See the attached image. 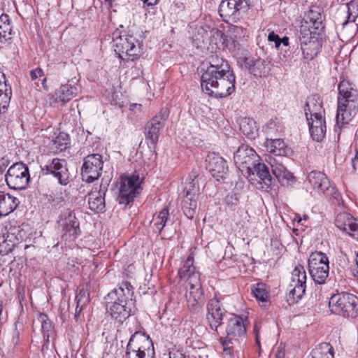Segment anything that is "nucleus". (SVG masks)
I'll use <instances>...</instances> for the list:
<instances>
[{
    "label": "nucleus",
    "instance_id": "f257e3e1",
    "mask_svg": "<svg viewBox=\"0 0 358 358\" xmlns=\"http://www.w3.org/2000/svg\"><path fill=\"white\" fill-rule=\"evenodd\" d=\"M201 87L215 97L229 96L235 90L236 77L227 60L217 53L210 55L198 69Z\"/></svg>",
    "mask_w": 358,
    "mask_h": 358
},
{
    "label": "nucleus",
    "instance_id": "f03ea898",
    "mask_svg": "<svg viewBox=\"0 0 358 358\" xmlns=\"http://www.w3.org/2000/svg\"><path fill=\"white\" fill-rule=\"evenodd\" d=\"M180 279L187 282L185 294L187 306L190 312L198 313L203 305V292L200 278V273L194 265V257L189 255L178 271Z\"/></svg>",
    "mask_w": 358,
    "mask_h": 358
},
{
    "label": "nucleus",
    "instance_id": "7ed1b4c3",
    "mask_svg": "<svg viewBox=\"0 0 358 358\" xmlns=\"http://www.w3.org/2000/svg\"><path fill=\"white\" fill-rule=\"evenodd\" d=\"M336 126L341 129L348 124L358 113V90L348 80H343L338 86Z\"/></svg>",
    "mask_w": 358,
    "mask_h": 358
},
{
    "label": "nucleus",
    "instance_id": "20e7f679",
    "mask_svg": "<svg viewBox=\"0 0 358 358\" xmlns=\"http://www.w3.org/2000/svg\"><path fill=\"white\" fill-rule=\"evenodd\" d=\"M107 313L110 314L112 318L120 323H122L130 315L131 308L129 303H131L127 300V296L124 293V289L122 287L115 289L109 292L106 297Z\"/></svg>",
    "mask_w": 358,
    "mask_h": 358
},
{
    "label": "nucleus",
    "instance_id": "39448f33",
    "mask_svg": "<svg viewBox=\"0 0 358 358\" xmlns=\"http://www.w3.org/2000/svg\"><path fill=\"white\" fill-rule=\"evenodd\" d=\"M329 307L334 314L355 318L358 316V298L350 293L334 294L329 299Z\"/></svg>",
    "mask_w": 358,
    "mask_h": 358
},
{
    "label": "nucleus",
    "instance_id": "423d86ee",
    "mask_svg": "<svg viewBox=\"0 0 358 358\" xmlns=\"http://www.w3.org/2000/svg\"><path fill=\"white\" fill-rule=\"evenodd\" d=\"M154 346L149 336L141 332H135L127 346L125 358H153Z\"/></svg>",
    "mask_w": 358,
    "mask_h": 358
},
{
    "label": "nucleus",
    "instance_id": "0eeeda50",
    "mask_svg": "<svg viewBox=\"0 0 358 358\" xmlns=\"http://www.w3.org/2000/svg\"><path fill=\"white\" fill-rule=\"evenodd\" d=\"M141 180L138 175L132 174L122 176L120 178L117 187L118 189V195L117 201L124 207L133 202L141 192Z\"/></svg>",
    "mask_w": 358,
    "mask_h": 358
},
{
    "label": "nucleus",
    "instance_id": "6e6552de",
    "mask_svg": "<svg viewBox=\"0 0 358 358\" xmlns=\"http://www.w3.org/2000/svg\"><path fill=\"white\" fill-rule=\"evenodd\" d=\"M308 268L311 278L316 284H324L329 274V257L322 252H312L308 259Z\"/></svg>",
    "mask_w": 358,
    "mask_h": 358
},
{
    "label": "nucleus",
    "instance_id": "1a4fd4ad",
    "mask_svg": "<svg viewBox=\"0 0 358 358\" xmlns=\"http://www.w3.org/2000/svg\"><path fill=\"white\" fill-rule=\"evenodd\" d=\"M257 0H222L219 14L226 22H236Z\"/></svg>",
    "mask_w": 358,
    "mask_h": 358
},
{
    "label": "nucleus",
    "instance_id": "9d476101",
    "mask_svg": "<svg viewBox=\"0 0 358 358\" xmlns=\"http://www.w3.org/2000/svg\"><path fill=\"white\" fill-rule=\"evenodd\" d=\"M57 229L65 241L75 240L80 233V222L73 210H62L57 221Z\"/></svg>",
    "mask_w": 358,
    "mask_h": 358
},
{
    "label": "nucleus",
    "instance_id": "9b49d317",
    "mask_svg": "<svg viewBox=\"0 0 358 358\" xmlns=\"http://www.w3.org/2000/svg\"><path fill=\"white\" fill-rule=\"evenodd\" d=\"M29 179V168L22 162L13 164L5 174L7 185L15 190L25 189L28 187Z\"/></svg>",
    "mask_w": 358,
    "mask_h": 358
},
{
    "label": "nucleus",
    "instance_id": "f8f14e48",
    "mask_svg": "<svg viewBox=\"0 0 358 358\" xmlns=\"http://www.w3.org/2000/svg\"><path fill=\"white\" fill-rule=\"evenodd\" d=\"M307 275L305 268L296 265L292 272V282L289 285L287 300L289 303H296L305 294Z\"/></svg>",
    "mask_w": 358,
    "mask_h": 358
},
{
    "label": "nucleus",
    "instance_id": "ddd939ff",
    "mask_svg": "<svg viewBox=\"0 0 358 358\" xmlns=\"http://www.w3.org/2000/svg\"><path fill=\"white\" fill-rule=\"evenodd\" d=\"M115 52L123 60L134 61L140 53V45L138 41L131 35L120 36L115 40Z\"/></svg>",
    "mask_w": 358,
    "mask_h": 358
},
{
    "label": "nucleus",
    "instance_id": "4468645a",
    "mask_svg": "<svg viewBox=\"0 0 358 358\" xmlns=\"http://www.w3.org/2000/svg\"><path fill=\"white\" fill-rule=\"evenodd\" d=\"M169 115L167 108L161 109L159 113L148 121L145 128V140L155 147L159 136V133L165 125Z\"/></svg>",
    "mask_w": 358,
    "mask_h": 358
},
{
    "label": "nucleus",
    "instance_id": "2eb2a0df",
    "mask_svg": "<svg viewBox=\"0 0 358 358\" xmlns=\"http://www.w3.org/2000/svg\"><path fill=\"white\" fill-rule=\"evenodd\" d=\"M103 164L102 156L99 154L85 157L81 169L83 180L91 183L97 180L101 174Z\"/></svg>",
    "mask_w": 358,
    "mask_h": 358
},
{
    "label": "nucleus",
    "instance_id": "dca6fc26",
    "mask_svg": "<svg viewBox=\"0 0 358 358\" xmlns=\"http://www.w3.org/2000/svg\"><path fill=\"white\" fill-rule=\"evenodd\" d=\"M307 178L310 187L317 193L323 194L327 197L337 198L338 194L336 188L331 185L329 180L323 173L313 171L308 173Z\"/></svg>",
    "mask_w": 358,
    "mask_h": 358
},
{
    "label": "nucleus",
    "instance_id": "f3484780",
    "mask_svg": "<svg viewBox=\"0 0 358 358\" xmlns=\"http://www.w3.org/2000/svg\"><path fill=\"white\" fill-rule=\"evenodd\" d=\"M257 157V155L254 149L243 144L234 153V159L236 166L242 173L250 175L253 166L256 164Z\"/></svg>",
    "mask_w": 358,
    "mask_h": 358
},
{
    "label": "nucleus",
    "instance_id": "a211bd4d",
    "mask_svg": "<svg viewBox=\"0 0 358 358\" xmlns=\"http://www.w3.org/2000/svg\"><path fill=\"white\" fill-rule=\"evenodd\" d=\"M206 169L216 180L225 179L228 175L226 160L215 152L209 153L206 159Z\"/></svg>",
    "mask_w": 358,
    "mask_h": 358
},
{
    "label": "nucleus",
    "instance_id": "6ab92c4d",
    "mask_svg": "<svg viewBox=\"0 0 358 358\" xmlns=\"http://www.w3.org/2000/svg\"><path fill=\"white\" fill-rule=\"evenodd\" d=\"M44 174H52L62 185L69 182V172L66 167V162L58 158L53 159L50 163L41 166Z\"/></svg>",
    "mask_w": 358,
    "mask_h": 358
},
{
    "label": "nucleus",
    "instance_id": "aec40b11",
    "mask_svg": "<svg viewBox=\"0 0 358 358\" xmlns=\"http://www.w3.org/2000/svg\"><path fill=\"white\" fill-rule=\"evenodd\" d=\"M109 182L102 179L99 189L94 187L89 194L88 205L91 210L94 212H102L105 209V196L108 191Z\"/></svg>",
    "mask_w": 358,
    "mask_h": 358
},
{
    "label": "nucleus",
    "instance_id": "412c9836",
    "mask_svg": "<svg viewBox=\"0 0 358 358\" xmlns=\"http://www.w3.org/2000/svg\"><path fill=\"white\" fill-rule=\"evenodd\" d=\"M336 226L358 241V219L347 213H340L335 220Z\"/></svg>",
    "mask_w": 358,
    "mask_h": 358
},
{
    "label": "nucleus",
    "instance_id": "4be33fe9",
    "mask_svg": "<svg viewBox=\"0 0 358 358\" xmlns=\"http://www.w3.org/2000/svg\"><path fill=\"white\" fill-rule=\"evenodd\" d=\"M226 311L221 308L220 302L215 298L209 300L207 304V320L212 329L217 330L222 324Z\"/></svg>",
    "mask_w": 358,
    "mask_h": 358
},
{
    "label": "nucleus",
    "instance_id": "5701e85b",
    "mask_svg": "<svg viewBox=\"0 0 358 358\" xmlns=\"http://www.w3.org/2000/svg\"><path fill=\"white\" fill-rule=\"evenodd\" d=\"M230 38L224 34V37L221 38L223 40V44L230 51H234L237 48L239 49V41H243L248 37V31L246 28L233 25L230 27Z\"/></svg>",
    "mask_w": 358,
    "mask_h": 358
},
{
    "label": "nucleus",
    "instance_id": "b1692460",
    "mask_svg": "<svg viewBox=\"0 0 358 358\" xmlns=\"http://www.w3.org/2000/svg\"><path fill=\"white\" fill-rule=\"evenodd\" d=\"M248 317L240 315H232L229 320L227 327V334L229 336H234L235 338L244 336L246 334V327L248 325Z\"/></svg>",
    "mask_w": 358,
    "mask_h": 358
},
{
    "label": "nucleus",
    "instance_id": "393cba45",
    "mask_svg": "<svg viewBox=\"0 0 358 358\" xmlns=\"http://www.w3.org/2000/svg\"><path fill=\"white\" fill-rule=\"evenodd\" d=\"M269 164L272 168L273 175L282 185L288 186L294 182L292 173L285 167L282 161L271 158Z\"/></svg>",
    "mask_w": 358,
    "mask_h": 358
},
{
    "label": "nucleus",
    "instance_id": "a878e982",
    "mask_svg": "<svg viewBox=\"0 0 358 358\" xmlns=\"http://www.w3.org/2000/svg\"><path fill=\"white\" fill-rule=\"evenodd\" d=\"M19 199L8 193L0 191V217L13 212L19 205Z\"/></svg>",
    "mask_w": 358,
    "mask_h": 358
},
{
    "label": "nucleus",
    "instance_id": "bb28decb",
    "mask_svg": "<svg viewBox=\"0 0 358 358\" xmlns=\"http://www.w3.org/2000/svg\"><path fill=\"white\" fill-rule=\"evenodd\" d=\"M301 50L305 59H313L318 53L319 43L310 37L303 36L300 38Z\"/></svg>",
    "mask_w": 358,
    "mask_h": 358
},
{
    "label": "nucleus",
    "instance_id": "cd10ccee",
    "mask_svg": "<svg viewBox=\"0 0 358 358\" xmlns=\"http://www.w3.org/2000/svg\"><path fill=\"white\" fill-rule=\"evenodd\" d=\"M78 93V90L76 87L67 83L62 85L55 91L53 98L55 102H62L65 103L75 97Z\"/></svg>",
    "mask_w": 358,
    "mask_h": 358
},
{
    "label": "nucleus",
    "instance_id": "c85d7f7f",
    "mask_svg": "<svg viewBox=\"0 0 358 358\" xmlns=\"http://www.w3.org/2000/svg\"><path fill=\"white\" fill-rule=\"evenodd\" d=\"M304 110L307 120H309V117H321L324 114L322 101L315 96L307 99Z\"/></svg>",
    "mask_w": 358,
    "mask_h": 358
},
{
    "label": "nucleus",
    "instance_id": "c756f323",
    "mask_svg": "<svg viewBox=\"0 0 358 358\" xmlns=\"http://www.w3.org/2000/svg\"><path fill=\"white\" fill-rule=\"evenodd\" d=\"M224 37V33L221 31L210 28L209 26L203 25L196 28L194 34L195 41L199 43H205L210 37Z\"/></svg>",
    "mask_w": 358,
    "mask_h": 358
},
{
    "label": "nucleus",
    "instance_id": "7c9ffc66",
    "mask_svg": "<svg viewBox=\"0 0 358 358\" xmlns=\"http://www.w3.org/2000/svg\"><path fill=\"white\" fill-rule=\"evenodd\" d=\"M245 66L256 77H262L268 73L266 61L261 59H246Z\"/></svg>",
    "mask_w": 358,
    "mask_h": 358
},
{
    "label": "nucleus",
    "instance_id": "2f4dec72",
    "mask_svg": "<svg viewBox=\"0 0 358 358\" xmlns=\"http://www.w3.org/2000/svg\"><path fill=\"white\" fill-rule=\"evenodd\" d=\"M252 173H256V175L259 178L260 183L264 184L266 188L272 185V178L270 173L268 167L264 163H256L252 168Z\"/></svg>",
    "mask_w": 358,
    "mask_h": 358
},
{
    "label": "nucleus",
    "instance_id": "473e14b6",
    "mask_svg": "<svg viewBox=\"0 0 358 358\" xmlns=\"http://www.w3.org/2000/svg\"><path fill=\"white\" fill-rule=\"evenodd\" d=\"M266 146L268 152L278 157L286 156L288 153L285 142L279 138L267 140Z\"/></svg>",
    "mask_w": 358,
    "mask_h": 358
},
{
    "label": "nucleus",
    "instance_id": "72a5a7b5",
    "mask_svg": "<svg viewBox=\"0 0 358 358\" xmlns=\"http://www.w3.org/2000/svg\"><path fill=\"white\" fill-rule=\"evenodd\" d=\"M240 130L246 136L253 138L257 133L255 121L250 117H241L238 120Z\"/></svg>",
    "mask_w": 358,
    "mask_h": 358
},
{
    "label": "nucleus",
    "instance_id": "f704fd0d",
    "mask_svg": "<svg viewBox=\"0 0 358 358\" xmlns=\"http://www.w3.org/2000/svg\"><path fill=\"white\" fill-rule=\"evenodd\" d=\"M11 94V87L6 84L4 73L0 71V107H6L10 102Z\"/></svg>",
    "mask_w": 358,
    "mask_h": 358
},
{
    "label": "nucleus",
    "instance_id": "c9c22d12",
    "mask_svg": "<svg viewBox=\"0 0 358 358\" xmlns=\"http://www.w3.org/2000/svg\"><path fill=\"white\" fill-rule=\"evenodd\" d=\"M13 34L10 18L7 14L0 16V43H3L11 38Z\"/></svg>",
    "mask_w": 358,
    "mask_h": 358
},
{
    "label": "nucleus",
    "instance_id": "e433bc0d",
    "mask_svg": "<svg viewBox=\"0 0 358 358\" xmlns=\"http://www.w3.org/2000/svg\"><path fill=\"white\" fill-rule=\"evenodd\" d=\"M312 358H334V349L329 343L318 345L312 351Z\"/></svg>",
    "mask_w": 358,
    "mask_h": 358
},
{
    "label": "nucleus",
    "instance_id": "4c0bfd02",
    "mask_svg": "<svg viewBox=\"0 0 358 358\" xmlns=\"http://www.w3.org/2000/svg\"><path fill=\"white\" fill-rule=\"evenodd\" d=\"M303 20L306 23L312 24V26L318 29L322 23V16L318 8H311L304 14Z\"/></svg>",
    "mask_w": 358,
    "mask_h": 358
},
{
    "label": "nucleus",
    "instance_id": "58836bf2",
    "mask_svg": "<svg viewBox=\"0 0 358 358\" xmlns=\"http://www.w3.org/2000/svg\"><path fill=\"white\" fill-rule=\"evenodd\" d=\"M192 196H194V194H192ZM197 200L198 199H195L194 196H185L182 201L184 214L189 219H192L196 214Z\"/></svg>",
    "mask_w": 358,
    "mask_h": 358
},
{
    "label": "nucleus",
    "instance_id": "ea45409f",
    "mask_svg": "<svg viewBox=\"0 0 358 358\" xmlns=\"http://www.w3.org/2000/svg\"><path fill=\"white\" fill-rule=\"evenodd\" d=\"M69 143L70 139L69 135L64 132H60L52 139L51 148L55 152H62L66 149Z\"/></svg>",
    "mask_w": 358,
    "mask_h": 358
},
{
    "label": "nucleus",
    "instance_id": "a19ab883",
    "mask_svg": "<svg viewBox=\"0 0 358 358\" xmlns=\"http://www.w3.org/2000/svg\"><path fill=\"white\" fill-rule=\"evenodd\" d=\"M169 209L167 208H164L156 217H154L152 223L153 227H155L154 231L155 233H160L164 229L169 220Z\"/></svg>",
    "mask_w": 358,
    "mask_h": 358
},
{
    "label": "nucleus",
    "instance_id": "79ce46f5",
    "mask_svg": "<svg viewBox=\"0 0 358 358\" xmlns=\"http://www.w3.org/2000/svg\"><path fill=\"white\" fill-rule=\"evenodd\" d=\"M348 15L346 20L343 22V27L349 22H355L358 17V0H351L346 3Z\"/></svg>",
    "mask_w": 358,
    "mask_h": 358
},
{
    "label": "nucleus",
    "instance_id": "37998d69",
    "mask_svg": "<svg viewBox=\"0 0 358 358\" xmlns=\"http://www.w3.org/2000/svg\"><path fill=\"white\" fill-rule=\"evenodd\" d=\"M252 293L259 301L265 302L268 298V293L266 289L265 285L258 283L252 288Z\"/></svg>",
    "mask_w": 358,
    "mask_h": 358
},
{
    "label": "nucleus",
    "instance_id": "c03bdc74",
    "mask_svg": "<svg viewBox=\"0 0 358 358\" xmlns=\"http://www.w3.org/2000/svg\"><path fill=\"white\" fill-rule=\"evenodd\" d=\"M196 178V173L193 175H190L189 178L192 181L189 183L188 186L186 187V194L185 196L192 197V194H194V198L198 199L199 196V187L198 183L195 182L194 179H192V177Z\"/></svg>",
    "mask_w": 358,
    "mask_h": 358
},
{
    "label": "nucleus",
    "instance_id": "a18cd8bd",
    "mask_svg": "<svg viewBox=\"0 0 358 358\" xmlns=\"http://www.w3.org/2000/svg\"><path fill=\"white\" fill-rule=\"evenodd\" d=\"M309 131L312 138L317 142H320L325 136L327 127L325 126V127H320L315 128L313 127L309 129Z\"/></svg>",
    "mask_w": 358,
    "mask_h": 358
},
{
    "label": "nucleus",
    "instance_id": "49530a36",
    "mask_svg": "<svg viewBox=\"0 0 358 358\" xmlns=\"http://www.w3.org/2000/svg\"><path fill=\"white\" fill-rule=\"evenodd\" d=\"M75 300L76 301V308L75 313V317H78L80 313L81 312L84 305L87 301V298L85 295V292L80 291L76 296Z\"/></svg>",
    "mask_w": 358,
    "mask_h": 358
},
{
    "label": "nucleus",
    "instance_id": "de8ad7c7",
    "mask_svg": "<svg viewBox=\"0 0 358 358\" xmlns=\"http://www.w3.org/2000/svg\"><path fill=\"white\" fill-rule=\"evenodd\" d=\"M238 338H235L234 336H229L227 334L226 337H222L220 338V343L223 346L224 351L230 350L233 348L234 342L238 341Z\"/></svg>",
    "mask_w": 358,
    "mask_h": 358
},
{
    "label": "nucleus",
    "instance_id": "09e8293b",
    "mask_svg": "<svg viewBox=\"0 0 358 358\" xmlns=\"http://www.w3.org/2000/svg\"><path fill=\"white\" fill-rule=\"evenodd\" d=\"M309 129L314 127H325L326 126V122L323 116L321 117H309V120H307Z\"/></svg>",
    "mask_w": 358,
    "mask_h": 358
},
{
    "label": "nucleus",
    "instance_id": "8fccbe9b",
    "mask_svg": "<svg viewBox=\"0 0 358 358\" xmlns=\"http://www.w3.org/2000/svg\"><path fill=\"white\" fill-rule=\"evenodd\" d=\"M39 320L41 322V328L44 333L49 332L51 330L52 325L50 322H47L48 317L46 315H41Z\"/></svg>",
    "mask_w": 358,
    "mask_h": 358
},
{
    "label": "nucleus",
    "instance_id": "3c124183",
    "mask_svg": "<svg viewBox=\"0 0 358 358\" xmlns=\"http://www.w3.org/2000/svg\"><path fill=\"white\" fill-rule=\"evenodd\" d=\"M268 41L269 42H273L275 48L278 49L280 46V38L273 31H271L268 35Z\"/></svg>",
    "mask_w": 358,
    "mask_h": 358
},
{
    "label": "nucleus",
    "instance_id": "603ef678",
    "mask_svg": "<svg viewBox=\"0 0 358 358\" xmlns=\"http://www.w3.org/2000/svg\"><path fill=\"white\" fill-rule=\"evenodd\" d=\"M13 245H9L6 241H3L2 243H0V255H6L10 252L13 250Z\"/></svg>",
    "mask_w": 358,
    "mask_h": 358
},
{
    "label": "nucleus",
    "instance_id": "864d4df0",
    "mask_svg": "<svg viewBox=\"0 0 358 358\" xmlns=\"http://www.w3.org/2000/svg\"><path fill=\"white\" fill-rule=\"evenodd\" d=\"M8 165V161L4 158L0 159V180L5 178L4 171Z\"/></svg>",
    "mask_w": 358,
    "mask_h": 358
},
{
    "label": "nucleus",
    "instance_id": "5fc2aeb1",
    "mask_svg": "<svg viewBox=\"0 0 358 358\" xmlns=\"http://www.w3.org/2000/svg\"><path fill=\"white\" fill-rule=\"evenodd\" d=\"M30 76L32 80L43 76V71L41 68H36L30 71Z\"/></svg>",
    "mask_w": 358,
    "mask_h": 358
},
{
    "label": "nucleus",
    "instance_id": "6e6d98bb",
    "mask_svg": "<svg viewBox=\"0 0 358 358\" xmlns=\"http://www.w3.org/2000/svg\"><path fill=\"white\" fill-rule=\"evenodd\" d=\"M169 358H189V356L182 351L176 350L169 353Z\"/></svg>",
    "mask_w": 358,
    "mask_h": 358
},
{
    "label": "nucleus",
    "instance_id": "4d7b16f0",
    "mask_svg": "<svg viewBox=\"0 0 358 358\" xmlns=\"http://www.w3.org/2000/svg\"><path fill=\"white\" fill-rule=\"evenodd\" d=\"M352 165L354 170H357L358 166V152H357L355 157L352 159Z\"/></svg>",
    "mask_w": 358,
    "mask_h": 358
},
{
    "label": "nucleus",
    "instance_id": "13d9d810",
    "mask_svg": "<svg viewBox=\"0 0 358 358\" xmlns=\"http://www.w3.org/2000/svg\"><path fill=\"white\" fill-rule=\"evenodd\" d=\"M254 331H255L256 333V336H255V341H256V344L258 346V348L260 349L261 348V345H260V341H259V334H258V332H257V325H255L254 327Z\"/></svg>",
    "mask_w": 358,
    "mask_h": 358
},
{
    "label": "nucleus",
    "instance_id": "bf43d9fd",
    "mask_svg": "<svg viewBox=\"0 0 358 358\" xmlns=\"http://www.w3.org/2000/svg\"><path fill=\"white\" fill-rule=\"evenodd\" d=\"M289 37L287 36H284L283 38H280V45L281 44H283L285 46H288L289 44Z\"/></svg>",
    "mask_w": 358,
    "mask_h": 358
},
{
    "label": "nucleus",
    "instance_id": "052dcab7",
    "mask_svg": "<svg viewBox=\"0 0 358 358\" xmlns=\"http://www.w3.org/2000/svg\"><path fill=\"white\" fill-rule=\"evenodd\" d=\"M285 353L282 351H278V353L275 355V358H284Z\"/></svg>",
    "mask_w": 358,
    "mask_h": 358
},
{
    "label": "nucleus",
    "instance_id": "680f3d73",
    "mask_svg": "<svg viewBox=\"0 0 358 358\" xmlns=\"http://www.w3.org/2000/svg\"><path fill=\"white\" fill-rule=\"evenodd\" d=\"M273 126H275V123L274 122L271 121L267 124L266 128H272Z\"/></svg>",
    "mask_w": 358,
    "mask_h": 358
}]
</instances>
